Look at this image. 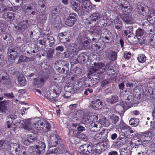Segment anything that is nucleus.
I'll return each instance as SVG.
<instances>
[{
	"label": "nucleus",
	"instance_id": "f704fd0d",
	"mask_svg": "<svg viewBox=\"0 0 155 155\" xmlns=\"http://www.w3.org/2000/svg\"><path fill=\"white\" fill-rule=\"evenodd\" d=\"M7 110V104L5 102L1 101L0 102V110L2 112H5Z\"/></svg>",
	"mask_w": 155,
	"mask_h": 155
},
{
	"label": "nucleus",
	"instance_id": "4d7b16f0",
	"mask_svg": "<svg viewBox=\"0 0 155 155\" xmlns=\"http://www.w3.org/2000/svg\"><path fill=\"white\" fill-rule=\"evenodd\" d=\"M36 6V4L35 3H32L28 5V6L26 8L27 10H34Z\"/></svg>",
	"mask_w": 155,
	"mask_h": 155
},
{
	"label": "nucleus",
	"instance_id": "3c124183",
	"mask_svg": "<svg viewBox=\"0 0 155 155\" xmlns=\"http://www.w3.org/2000/svg\"><path fill=\"white\" fill-rule=\"evenodd\" d=\"M27 139L31 143H32L36 140L37 139V138L35 134H33V135H31L28 137Z\"/></svg>",
	"mask_w": 155,
	"mask_h": 155
},
{
	"label": "nucleus",
	"instance_id": "58836bf2",
	"mask_svg": "<svg viewBox=\"0 0 155 155\" xmlns=\"http://www.w3.org/2000/svg\"><path fill=\"white\" fill-rule=\"evenodd\" d=\"M84 114L83 112L81 110H78L77 111L74 115V117L75 118H77L76 119L77 120L78 119H79L82 117L83 116Z\"/></svg>",
	"mask_w": 155,
	"mask_h": 155
},
{
	"label": "nucleus",
	"instance_id": "864d4df0",
	"mask_svg": "<svg viewBox=\"0 0 155 155\" xmlns=\"http://www.w3.org/2000/svg\"><path fill=\"white\" fill-rule=\"evenodd\" d=\"M120 155H127L129 150L126 147L120 149Z\"/></svg>",
	"mask_w": 155,
	"mask_h": 155
},
{
	"label": "nucleus",
	"instance_id": "37998d69",
	"mask_svg": "<svg viewBox=\"0 0 155 155\" xmlns=\"http://www.w3.org/2000/svg\"><path fill=\"white\" fill-rule=\"evenodd\" d=\"M137 60L139 62L143 63L146 61V58L144 54H141L137 57Z\"/></svg>",
	"mask_w": 155,
	"mask_h": 155
},
{
	"label": "nucleus",
	"instance_id": "ea45409f",
	"mask_svg": "<svg viewBox=\"0 0 155 155\" xmlns=\"http://www.w3.org/2000/svg\"><path fill=\"white\" fill-rule=\"evenodd\" d=\"M59 72L60 73L65 74V72H67V71L69 70L68 67H64V66H61V67H59L58 69Z\"/></svg>",
	"mask_w": 155,
	"mask_h": 155
},
{
	"label": "nucleus",
	"instance_id": "c03bdc74",
	"mask_svg": "<svg viewBox=\"0 0 155 155\" xmlns=\"http://www.w3.org/2000/svg\"><path fill=\"white\" fill-rule=\"evenodd\" d=\"M82 122L85 124H88L91 123L90 118L88 117V114L87 116H84Z\"/></svg>",
	"mask_w": 155,
	"mask_h": 155
},
{
	"label": "nucleus",
	"instance_id": "0e129e2a",
	"mask_svg": "<svg viewBox=\"0 0 155 155\" xmlns=\"http://www.w3.org/2000/svg\"><path fill=\"white\" fill-rule=\"evenodd\" d=\"M142 138L143 139L146 140L147 137L149 136V133L148 132H146L141 133V134Z\"/></svg>",
	"mask_w": 155,
	"mask_h": 155
},
{
	"label": "nucleus",
	"instance_id": "473e14b6",
	"mask_svg": "<svg viewBox=\"0 0 155 155\" xmlns=\"http://www.w3.org/2000/svg\"><path fill=\"white\" fill-rule=\"evenodd\" d=\"M139 121L137 118H131L129 121L130 124L133 127H136L138 124Z\"/></svg>",
	"mask_w": 155,
	"mask_h": 155
},
{
	"label": "nucleus",
	"instance_id": "4468645a",
	"mask_svg": "<svg viewBox=\"0 0 155 155\" xmlns=\"http://www.w3.org/2000/svg\"><path fill=\"white\" fill-rule=\"evenodd\" d=\"M118 3L122 7V9L123 10H124L125 12L127 11V12H130V9L126 10V9H127L128 8V7H129V2L126 0H119Z\"/></svg>",
	"mask_w": 155,
	"mask_h": 155
},
{
	"label": "nucleus",
	"instance_id": "f03ea898",
	"mask_svg": "<svg viewBox=\"0 0 155 155\" xmlns=\"http://www.w3.org/2000/svg\"><path fill=\"white\" fill-rule=\"evenodd\" d=\"M33 127L37 130H43L48 132L50 129V125L46 120L41 119L35 122L33 124Z\"/></svg>",
	"mask_w": 155,
	"mask_h": 155
},
{
	"label": "nucleus",
	"instance_id": "6e6d98bb",
	"mask_svg": "<svg viewBox=\"0 0 155 155\" xmlns=\"http://www.w3.org/2000/svg\"><path fill=\"white\" fill-rule=\"evenodd\" d=\"M31 46L33 47H34V48H30V49L29 51H27V53L28 54H32V53H35L36 50V48H35V45L34 44L31 45Z\"/></svg>",
	"mask_w": 155,
	"mask_h": 155
},
{
	"label": "nucleus",
	"instance_id": "79ce46f5",
	"mask_svg": "<svg viewBox=\"0 0 155 155\" xmlns=\"http://www.w3.org/2000/svg\"><path fill=\"white\" fill-rule=\"evenodd\" d=\"M77 137L80 139H81L83 140L86 141L88 139L87 136L81 133H79L76 136Z\"/></svg>",
	"mask_w": 155,
	"mask_h": 155
},
{
	"label": "nucleus",
	"instance_id": "c756f323",
	"mask_svg": "<svg viewBox=\"0 0 155 155\" xmlns=\"http://www.w3.org/2000/svg\"><path fill=\"white\" fill-rule=\"evenodd\" d=\"M29 61H32L33 58H27L26 56L24 55H21L20 56L19 58L18 61V63H20L23 62L25 61H27L28 60V59Z\"/></svg>",
	"mask_w": 155,
	"mask_h": 155
},
{
	"label": "nucleus",
	"instance_id": "393cba45",
	"mask_svg": "<svg viewBox=\"0 0 155 155\" xmlns=\"http://www.w3.org/2000/svg\"><path fill=\"white\" fill-rule=\"evenodd\" d=\"M147 40L150 45L155 48V35H153L152 36L149 37Z\"/></svg>",
	"mask_w": 155,
	"mask_h": 155
},
{
	"label": "nucleus",
	"instance_id": "09e8293b",
	"mask_svg": "<svg viewBox=\"0 0 155 155\" xmlns=\"http://www.w3.org/2000/svg\"><path fill=\"white\" fill-rule=\"evenodd\" d=\"M101 121L102 124L104 126L107 127L109 125V123L105 117L103 118L101 120Z\"/></svg>",
	"mask_w": 155,
	"mask_h": 155
},
{
	"label": "nucleus",
	"instance_id": "774afa93",
	"mask_svg": "<svg viewBox=\"0 0 155 155\" xmlns=\"http://www.w3.org/2000/svg\"><path fill=\"white\" fill-rule=\"evenodd\" d=\"M131 54L130 52H126L124 54V57L127 59H129L131 57Z\"/></svg>",
	"mask_w": 155,
	"mask_h": 155
},
{
	"label": "nucleus",
	"instance_id": "4be33fe9",
	"mask_svg": "<svg viewBox=\"0 0 155 155\" xmlns=\"http://www.w3.org/2000/svg\"><path fill=\"white\" fill-rule=\"evenodd\" d=\"M1 81L4 84L7 85H10L11 84V82L10 79L7 76L6 77H5L3 76H2Z\"/></svg>",
	"mask_w": 155,
	"mask_h": 155
},
{
	"label": "nucleus",
	"instance_id": "aec40b11",
	"mask_svg": "<svg viewBox=\"0 0 155 155\" xmlns=\"http://www.w3.org/2000/svg\"><path fill=\"white\" fill-rule=\"evenodd\" d=\"M59 13V11L58 9L57 8H54L52 11L51 14L49 16V18L51 20L55 19Z\"/></svg>",
	"mask_w": 155,
	"mask_h": 155
},
{
	"label": "nucleus",
	"instance_id": "338daca9",
	"mask_svg": "<svg viewBox=\"0 0 155 155\" xmlns=\"http://www.w3.org/2000/svg\"><path fill=\"white\" fill-rule=\"evenodd\" d=\"M127 132H128L129 134V136H131L133 137H134L135 135V133L134 131L131 129L130 128H129L128 130H127Z\"/></svg>",
	"mask_w": 155,
	"mask_h": 155
},
{
	"label": "nucleus",
	"instance_id": "6ab92c4d",
	"mask_svg": "<svg viewBox=\"0 0 155 155\" xmlns=\"http://www.w3.org/2000/svg\"><path fill=\"white\" fill-rule=\"evenodd\" d=\"M18 84L22 86H24L26 84V80L25 76L23 75H20L17 78Z\"/></svg>",
	"mask_w": 155,
	"mask_h": 155
},
{
	"label": "nucleus",
	"instance_id": "69168bd1",
	"mask_svg": "<svg viewBox=\"0 0 155 155\" xmlns=\"http://www.w3.org/2000/svg\"><path fill=\"white\" fill-rule=\"evenodd\" d=\"M46 17L45 14H41L39 17V19L41 21H45L46 20Z\"/></svg>",
	"mask_w": 155,
	"mask_h": 155
},
{
	"label": "nucleus",
	"instance_id": "9b49d317",
	"mask_svg": "<svg viewBox=\"0 0 155 155\" xmlns=\"http://www.w3.org/2000/svg\"><path fill=\"white\" fill-rule=\"evenodd\" d=\"M28 21L27 20L21 21L19 24L18 30L22 32H24L28 27Z\"/></svg>",
	"mask_w": 155,
	"mask_h": 155
},
{
	"label": "nucleus",
	"instance_id": "4c0bfd02",
	"mask_svg": "<svg viewBox=\"0 0 155 155\" xmlns=\"http://www.w3.org/2000/svg\"><path fill=\"white\" fill-rule=\"evenodd\" d=\"M127 38L128 41L130 43L136 42L137 41L136 39H137V38H138L136 35L134 36L133 35H132L131 36L128 35V36L127 37Z\"/></svg>",
	"mask_w": 155,
	"mask_h": 155
},
{
	"label": "nucleus",
	"instance_id": "423d86ee",
	"mask_svg": "<svg viewBox=\"0 0 155 155\" xmlns=\"http://www.w3.org/2000/svg\"><path fill=\"white\" fill-rule=\"evenodd\" d=\"M56 138V134H51L50 136V140L49 141V144L51 147H56L58 145V149H56L54 150L55 152H58L59 153H62V149L63 148V146L61 145H59V144H56L55 141H54V138Z\"/></svg>",
	"mask_w": 155,
	"mask_h": 155
},
{
	"label": "nucleus",
	"instance_id": "9d476101",
	"mask_svg": "<svg viewBox=\"0 0 155 155\" xmlns=\"http://www.w3.org/2000/svg\"><path fill=\"white\" fill-rule=\"evenodd\" d=\"M66 33H59L58 36L59 41L62 43L68 44L70 41V39L69 38L70 36H68V38H67L66 35Z\"/></svg>",
	"mask_w": 155,
	"mask_h": 155
},
{
	"label": "nucleus",
	"instance_id": "a19ab883",
	"mask_svg": "<svg viewBox=\"0 0 155 155\" xmlns=\"http://www.w3.org/2000/svg\"><path fill=\"white\" fill-rule=\"evenodd\" d=\"M78 39L80 42L87 39L86 34L84 31H83L80 33L78 36Z\"/></svg>",
	"mask_w": 155,
	"mask_h": 155
},
{
	"label": "nucleus",
	"instance_id": "ddd939ff",
	"mask_svg": "<svg viewBox=\"0 0 155 155\" xmlns=\"http://www.w3.org/2000/svg\"><path fill=\"white\" fill-rule=\"evenodd\" d=\"M94 67L96 69V71L98 70L102 69V71H100V73L104 72L107 69V67L104 66V64L102 63H94Z\"/></svg>",
	"mask_w": 155,
	"mask_h": 155
},
{
	"label": "nucleus",
	"instance_id": "8fccbe9b",
	"mask_svg": "<svg viewBox=\"0 0 155 155\" xmlns=\"http://www.w3.org/2000/svg\"><path fill=\"white\" fill-rule=\"evenodd\" d=\"M136 33L137 37L142 36L144 34V31L141 28H138L136 30Z\"/></svg>",
	"mask_w": 155,
	"mask_h": 155
},
{
	"label": "nucleus",
	"instance_id": "603ef678",
	"mask_svg": "<svg viewBox=\"0 0 155 155\" xmlns=\"http://www.w3.org/2000/svg\"><path fill=\"white\" fill-rule=\"evenodd\" d=\"M88 9H87L86 6H81V14H86L88 13Z\"/></svg>",
	"mask_w": 155,
	"mask_h": 155
},
{
	"label": "nucleus",
	"instance_id": "f3484780",
	"mask_svg": "<svg viewBox=\"0 0 155 155\" xmlns=\"http://www.w3.org/2000/svg\"><path fill=\"white\" fill-rule=\"evenodd\" d=\"M137 9L139 14L143 16H146L147 12L149 11V9L147 7H143L141 5L139 6Z\"/></svg>",
	"mask_w": 155,
	"mask_h": 155
},
{
	"label": "nucleus",
	"instance_id": "1a4fd4ad",
	"mask_svg": "<svg viewBox=\"0 0 155 155\" xmlns=\"http://www.w3.org/2000/svg\"><path fill=\"white\" fill-rule=\"evenodd\" d=\"M91 146L89 144H84L81 146L79 148V150L84 155H88L89 152L91 150Z\"/></svg>",
	"mask_w": 155,
	"mask_h": 155
},
{
	"label": "nucleus",
	"instance_id": "de8ad7c7",
	"mask_svg": "<svg viewBox=\"0 0 155 155\" xmlns=\"http://www.w3.org/2000/svg\"><path fill=\"white\" fill-rule=\"evenodd\" d=\"M118 127L121 129H125L130 128L129 127L126 126V124L123 121L120 122Z\"/></svg>",
	"mask_w": 155,
	"mask_h": 155
},
{
	"label": "nucleus",
	"instance_id": "39448f33",
	"mask_svg": "<svg viewBox=\"0 0 155 155\" xmlns=\"http://www.w3.org/2000/svg\"><path fill=\"white\" fill-rule=\"evenodd\" d=\"M10 150L15 155H28L25 153L23 147L20 146L19 144L14 143L12 144L10 146Z\"/></svg>",
	"mask_w": 155,
	"mask_h": 155
},
{
	"label": "nucleus",
	"instance_id": "20e7f679",
	"mask_svg": "<svg viewBox=\"0 0 155 155\" xmlns=\"http://www.w3.org/2000/svg\"><path fill=\"white\" fill-rule=\"evenodd\" d=\"M20 48L18 47H12L8 48V60L12 62L14 61L18 57Z\"/></svg>",
	"mask_w": 155,
	"mask_h": 155
},
{
	"label": "nucleus",
	"instance_id": "72a5a7b5",
	"mask_svg": "<svg viewBox=\"0 0 155 155\" xmlns=\"http://www.w3.org/2000/svg\"><path fill=\"white\" fill-rule=\"evenodd\" d=\"M56 66L58 67L64 66V67H68V64L67 62L64 61H59L56 63Z\"/></svg>",
	"mask_w": 155,
	"mask_h": 155
},
{
	"label": "nucleus",
	"instance_id": "5701e85b",
	"mask_svg": "<svg viewBox=\"0 0 155 155\" xmlns=\"http://www.w3.org/2000/svg\"><path fill=\"white\" fill-rule=\"evenodd\" d=\"M108 56L111 60L114 61L117 58V53L115 51H110L108 53Z\"/></svg>",
	"mask_w": 155,
	"mask_h": 155
},
{
	"label": "nucleus",
	"instance_id": "0eeeda50",
	"mask_svg": "<svg viewBox=\"0 0 155 155\" xmlns=\"http://www.w3.org/2000/svg\"><path fill=\"white\" fill-rule=\"evenodd\" d=\"M77 18L78 16L76 13H71L67 18L65 24L69 26L72 27L75 24Z\"/></svg>",
	"mask_w": 155,
	"mask_h": 155
},
{
	"label": "nucleus",
	"instance_id": "c9c22d12",
	"mask_svg": "<svg viewBox=\"0 0 155 155\" xmlns=\"http://www.w3.org/2000/svg\"><path fill=\"white\" fill-rule=\"evenodd\" d=\"M110 117V120L112 123L115 124H116L119 119V117L115 114H113Z\"/></svg>",
	"mask_w": 155,
	"mask_h": 155
},
{
	"label": "nucleus",
	"instance_id": "c85d7f7f",
	"mask_svg": "<svg viewBox=\"0 0 155 155\" xmlns=\"http://www.w3.org/2000/svg\"><path fill=\"white\" fill-rule=\"evenodd\" d=\"M114 24L115 28L117 30H119L122 27L121 22L117 18L114 20Z\"/></svg>",
	"mask_w": 155,
	"mask_h": 155
},
{
	"label": "nucleus",
	"instance_id": "2eb2a0df",
	"mask_svg": "<svg viewBox=\"0 0 155 155\" xmlns=\"http://www.w3.org/2000/svg\"><path fill=\"white\" fill-rule=\"evenodd\" d=\"M107 145L106 143H104V142H101L97 144L96 145V147H94V149L97 151L98 154L101 153L103 150H105V147Z\"/></svg>",
	"mask_w": 155,
	"mask_h": 155
},
{
	"label": "nucleus",
	"instance_id": "bf43d9fd",
	"mask_svg": "<svg viewBox=\"0 0 155 155\" xmlns=\"http://www.w3.org/2000/svg\"><path fill=\"white\" fill-rule=\"evenodd\" d=\"M139 43L141 45L145 44L146 42V40L145 38L140 37V38H137Z\"/></svg>",
	"mask_w": 155,
	"mask_h": 155
},
{
	"label": "nucleus",
	"instance_id": "a878e982",
	"mask_svg": "<svg viewBox=\"0 0 155 155\" xmlns=\"http://www.w3.org/2000/svg\"><path fill=\"white\" fill-rule=\"evenodd\" d=\"M88 117L90 118L91 122L97 121L98 119V116L96 114L90 113L88 114Z\"/></svg>",
	"mask_w": 155,
	"mask_h": 155
},
{
	"label": "nucleus",
	"instance_id": "cd10ccee",
	"mask_svg": "<svg viewBox=\"0 0 155 155\" xmlns=\"http://www.w3.org/2000/svg\"><path fill=\"white\" fill-rule=\"evenodd\" d=\"M3 17L5 18H9V20L10 21L14 19V15L13 13H12L6 12L4 13Z\"/></svg>",
	"mask_w": 155,
	"mask_h": 155
},
{
	"label": "nucleus",
	"instance_id": "7ed1b4c3",
	"mask_svg": "<svg viewBox=\"0 0 155 155\" xmlns=\"http://www.w3.org/2000/svg\"><path fill=\"white\" fill-rule=\"evenodd\" d=\"M45 145L44 142L39 141L35 147L34 146H31L29 147V150L31 151V153L33 152L34 153L39 155L45 152Z\"/></svg>",
	"mask_w": 155,
	"mask_h": 155
},
{
	"label": "nucleus",
	"instance_id": "f257e3e1",
	"mask_svg": "<svg viewBox=\"0 0 155 155\" xmlns=\"http://www.w3.org/2000/svg\"><path fill=\"white\" fill-rule=\"evenodd\" d=\"M50 88V91L48 92V97L51 102L55 103L58 101L57 97L61 92V88L53 84L51 86Z\"/></svg>",
	"mask_w": 155,
	"mask_h": 155
},
{
	"label": "nucleus",
	"instance_id": "e433bc0d",
	"mask_svg": "<svg viewBox=\"0 0 155 155\" xmlns=\"http://www.w3.org/2000/svg\"><path fill=\"white\" fill-rule=\"evenodd\" d=\"M75 59L77 62L83 63L85 61L86 59L85 58V57L83 54H80L78 56L77 58H76Z\"/></svg>",
	"mask_w": 155,
	"mask_h": 155
},
{
	"label": "nucleus",
	"instance_id": "a211bd4d",
	"mask_svg": "<svg viewBox=\"0 0 155 155\" xmlns=\"http://www.w3.org/2000/svg\"><path fill=\"white\" fill-rule=\"evenodd\" d=\"M122 20L127 24L132 23V18L131 16L127 14H123L121 15Z\"/></svg>",
	"mask_w": 155,
	"mask_h": 155
},
{
	"label": "nucleus",
	"instance_id": "49530a36",
	"mask_svg": "<svg viewBox=\"0 0 155 155\" xmlns=\"http://www.w3.org/2000/svg\"><path fill=\"white\" fill-rule=\"evenodd\" d=\"M46 42H48L50 47H51L54 43V38L50 37L46 39Z\"/></svg>",
	"mask_w": 155,
	"mask_h": 155
},
{
	"label": "nucleus",
	"instance_id": "a18cd8bd",
	"mask_svg": "<svg viewBox=\"0 0 155 155\" xmlns=\"http://www.w3.org/2000/svg\"><path fill=\"white\" fill-rule=\"evenodd\" d=\"M117 139L122 145L125 144L127 141V137L123 136H119Z\"/></svg>",
	"mask_w": 155,
	"mask_h": 155
},
{
	"label": "nucleus",
	"instance_id": "dca6fc26",
	"mask_svg": "<svg viewBox=\"0 0 155 155\" xmlns=\"http://www.w3.org/2000/svg\"><path fill=\"white\" fill-rule=\"evenodd\" d=\"M101 18H102V15L99 13L97 12L93 13L90 15L89 17L90 20L94 21H99V19Z\"/></svg>",
	"mask_w": 155,
	"mask_h": 155
},
{
	"label": "nucleus",
	"instance_id": "6e6552de",
	"mask_svg": "<svg viewBox=\"0 0 155 155\" xmlns=\"http://www.w3.org/2000/svg\"><path fill=\"white\" fill-rule=\"evenodd\" d=\"M17 124H21L24 129L30 130L33 129V125H32L31 122L28 120H21L19 119Z\"/></svg>",
	"mask_w": 155,
	"mask_h": 155
},
{
	"label": "nucleus",
	"instance_id": "5fc2aeb1",
	"mask_svg": "<svg viewBox=\"0 0 155 155\" xmlns=\"http://www.w3.org/2000/svg\"><path fill=\"white\" fill-rule=\"evenodd\" d=\"M89 82V84L88 86L90 87H93L98 82L97 81H96L93 78L91 79Z\"/></svg>",
	"mask_w": 155,
	"mask_h": 155
},
{
	"label": "nucleus",
	"instance_id": "7c9ffc66",
	"mask_svg": "<svg viewBox=\"0 0 155 155\" xmlns=\"http://www.w3.org/2000/svg\"><path fill=\"white\" fill-rule=\"evenodd\" d=\"M44 81V80L43 78H41L40 79H36L35 80L34 84H35V87H41L42 86V84L41 83H42Z\"/></svg>",
	"mask_w": 155,
	"mask_h": 155
},
{
	"label": "nucleus",
	"instance_id": "bb28decb",
	"mask_svg": "<svg viewBox=\"0 0 155 155\" xmlns=\"http://www.w3.org/2000/svg\"><path fill=\"white\" fill-rule=\"evenodd\" d=\"M133 28L132 26H128L126 27V29L124 31V32L126 36H128V35L130 36L133 34Z\"/></svg>",
	"mask_w": 155,
	"mask_h": 155
},
{
	"label": "nucleus",
	"instance_id": "e2e57ef3",
	"mask_svg": "<svg viewBox=\"0 0 155 155\" xmlns=\"http://www.w3.org/2000/svg\"><path fill=\"white\" fill-rule=\"evenodd\" d=\"M55 50L58 52H60L63 51L64 49V47L62 46H57L55 48Z\"/></svg>",
	"mask_w": 155,
	"mask_h": 155
},
{
	"label": "nucleus",
	"instance_id": "412c9836",
	"mask_svg": "<svg viewBox=\"0 0 155 155\" xmlns=\"http://www.w3.org/2000/svg\"><path fill=\"white\" fill-rule=\"evenodd\" d=\"M91 126H92V128L95 131H97L100 130L101 124L98 122L96 121L92 123L91 124Z\"/></svg>",
	"mask_w": 155,
	"mask_h": 155
},
{
	"label": "nucleus",
	"instance_id": "052dcab7",
	"mask_svg": "<svg viewBox=\"0 0 155 155\" xmlns=\"http://www.w3.org/2000/svg\"><path fill=\"white\" fill-rule=\"evenodd\" d=\"M71 54V52L70 51H67L64 53L63 56L64 58H68Z\"/></svg>",
	"mask_w": 155,
	"mask_h": 155
},
{
	"label": "nucleus",
	"instance_id": "b1692460",
	"mask_svg": "<svg viewBox=\"0 0 155 155\" xmlns=\"http://www.w3.org/2000/svg\"><path fill=\"white\" fill-rule=\"evenodd\" d=\"M118 100V97L116 95H114L112 96L110 98H107V101L111 104H114L117 102Z\"/></svg>",
	"mask_w": 155,
	"mask_h": 155
},
{
	"label": "nucleus",
	"instance_id": "2f4dec72",
	"mask_svg": "<svg viewBox=\"0 0 155 155\" xmlns=\"http://www.w3.org/2000/svg\"><path fill=\"white\" fill-rule=\"evenodd\" d=\"M145 24H146L147 25H146V24H143V25L146 26V28L148 31H150V32H153L155 31V28L154 26L151 23H149L148 22H146L144 23Z\"/></svg>",
	"mask_w": 155,
	"mask_h": 155
},
{
	"label": "nucleus",
	"instance_id": "f8f14e48",
	"mask_svg": "<svg viewBox=\"0 0 155 155\" xmlns=\"http://www.w3.org/2000/svg\"><path fill=\"white\" fill-rule=\"evenodd\" d=\"M102 105V102L99 99L92 101L91 104V106L92 108L96 110L101 108Z\"/></svg>",
	"mask_w": 155,
	"mask_h": 155
},
{
	"label": "nucleus",
	"instance_id": "680f3d73",
	"mask_svg": "<svg viewBox=\"0 0 155 155\" xmlns=\"http://www.w3.org/2000/svg\"><path fill=\"white\" fill-rule=\"evenodd\" d=\"M54 52V49H51L49 50L47 53V57L50 58H52Z\"/></svg>",
	"mask_w": 155,
	"mask_h": 155
},
{
	"label": "nucleus",
	"instance_id": "13d9d810",
	"mask_svg": "<svg viewBox=\"0 0 155 155\" xmlns=\"http://www.w3.org/2000/svg\"><path fill=\"white\" fill-rule=\"evenodd\" d=\"M91 150L89 152V153L88 154V155H97L98 153L97 151L95 150V149H94V147H91Z\"/></svg>",
	"mask_w": 155,
	"mask_h": 155
}]
</instances>
